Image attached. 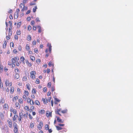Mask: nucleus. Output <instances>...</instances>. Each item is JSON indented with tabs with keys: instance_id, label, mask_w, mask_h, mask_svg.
<instances>
[{
	"instance_id": "1",
	"label": "nucleus",
	"mask_w": 133,
	"mask_h": 133,
	"mask_svg": "<svg viewBox=\"0 0 133 133\" xmlns=\"http://www.w3.org/2000/svg\"><path fill=\"white\" fill-rule=\"evenodd\" d=\"M43 125V123L42 122H40L39 124L38 125L37 128L39 130H41L42 129V127Z\"/></svg>"
},
{
	"instance_id": "2",
	"label": "nucleus",
	"mask_w": 133,
	"mask_h": 133,
	"mask_svg": "<svg viewBox=\"0 0 133 133\" xmlns=\"http://www.w3.org/2000/svg\"><path fill=\"white\" fill-rule=\"evenodd\" d=\"M46 115L47 117L49 116L51 117L52 112H50L49 111H47L46 113Z\"/></svg>"
},
{
	"instance_id": "3",
	"label": "nucleus",
	"mask_w": 133,
	"mask_h": 133,
	"mask_svg": "<svg viewBox=\"0 0 133 133\" xmlns=\"http://www.w3.org/2000/svg\"><path fill=\"white\" fill-rule=\"evenodd\" d=\"M57 120L58 122H60L61 123L64 122V121H62L61 119H60L58 117H57Z\"/></svg>"
},
{
	"instance_id": "4",
	"label": "nucleus",
	"mask_w": 133,
	"mask_h": 133,
	"mask_svg": "<svg viewBox=\"0 0 133 133\" xmlns=\"http://www.w3.org/2000/svg\"><path fill=\"white\" fill-rule=\"evenodd\" d=\"M28 9V8L27 6H25V4L24 5L23 8H22L21 11H24V10H26Z\"/></svg>"
},
{
	"instance_id": "5",
	"label": "nucleus",
	"mask_w": 133,
	"mask_h": 133,
	"mask_svg": "<svg viewBox=\"0 0 133 133\" xmlns=\"http://www.w3.org/2000/svg\"><path fill=\"white\" fill-rule=\"evenodd\" d=\"M42 101H43V102L44 103L46 104L48 102L47 99L46 98H43L42 99Z\"/></svg>"
},
{
	"instance_id": "6",
	"label": "nucleus",
	"mask_w": 133,
	"mask_h": 133,
	"mask_svg": "<svg viewBox=\"0 0 133 133\" xmlns=\"http://www.w3.org/2000/svg\"><path fill=\"white\" fill-rule=\"evenodd\" d=\"M12 29V27H11V28L10 29V28H9V36H10L12 34V31H11V29Z\"/></svg>"
},
{
	"instance_id": "7",
	"label": "nucleus",
	"mask_w": 133,
	"mask_h": 133,
	"mask_svg": "<svg viewBox=\"0 0 133 133\" xmlns=\"http://www.w3.org/2000/svg\"><path fill=\"white\" fill-rule=\"evenodd\" d=\"M20 59H21V60L22 62H23V63H25V61H25V59L23 57V56L21 57Z\"/></svg>"
},
{
	"instance_id": "8",
	"label": "nucleus",
	"mask_w": 133,
	"mask_h": 133,
	"mask_svg": "<svg viewBox=\"0 0 133 133\" xmlns=\"http://www.w3.org/2000/svg\"><path fill=\"white\" fill-rule=\"evenodd\" d=\"M11 111H12L13 112V113L14 114H16V110L15 109H11Z\"/></svg>"
},
{
	"instance_id": "9",
	"label": "nucleus",
	"mask_w": 133,
	"mask_h": 133,
	"mask_svg": "<svg viewBox=\"0 0 133 133\" xmlns=\"http://www.w3.org/2000/svg\"><path fill=\"white\" fill-rule=\"evenodd\" d=\"M7 44V42L6 41H5L4 42V44L3 45V47L4 48H5L6 47Z\"/></svg>"
},
{
	"instance_id": "10",
	"label": "nucleus",
	"mask_w": 133,
	"mask_h": 133,
	"mask_svg": "<svg viewBox=\"0 0 133 133\" xmlns=\"http://www.w3.org/2000/svg\"><path fill=\"white\" fill-rule=\"evenodd\" d=\"M20 11V10L19 9H17L16 10V13H17L16 18H17L18 17L19 13Z\"/></svg>"
},
{
	"instance_id": "11",
	"label": "nucleus",
	"mask_w": 133,
	"mask_h": 133,
	"mask_svg": "<svg viewBox=\"0 0 133 133\" xmlns=\"http://www.w3.org/2000/svg\"><path fill=\"white\" fill-rule=\"evenodd\" d=\"M19 75L18 74H16L15 75V77L16 79H17L19 78Z\"/></svg>"
},
{
	"instance_id": "12",
	"label": "nucleus",
	"mask_w": 133,
	"mask_h": 133,
	"mask_svg": "<svg viewBox=\"0 0 133 133\" xmlns=\"http://www.w3.org/2000/svg\"><path fill=\"white\" fill-rule=\"evenodd\" d=\"M26 87H27V88L29 90H30V84H29V83H28L27 84H26Z\"/></svg>"
},
{
	"instance_id": "13",
	"label": "nucleus",
	"mask_w": 133,
	"mask_h": 133,
	"mask_svg": "<svg viewBox=\"0 0 133 133\" xmlns=\"http://www.w3.org/2000/svg\"><path fill=\"white\" fill-rule=\"evenodd\" d=\"M61 110L60 109H58L57 111H56V114H58L59 115L61 116V115L59 113V112Z\"/></svg>"
},
{
	"instance_id": "14",
	"label": "nucleus",
	"mask_w": 133,
	"mask_h": 133,
	"mask_svg": "<svg viewBox=\"0 0 133 133\" xmlns=\"http://www.w3.org/2000/svg\"><path fill=\"white\" fill-rule=\"evenodd\" d=\"M31 37L30 35H28L27 38V39L28 41H30L31 40Z\"/></svg>"
},
{
	"instance_id": "15",
	"label": "nucleus",
	"mask_w": 133,
	"mask_h": 133,
	"mask_svg": "<svg viewBox=\"0 0 133 133\" xmlns=\"http://www.w3.org/2000/svg\"><path fill=\"white\" fill-rule=\"evenodd\" d=\"M18 116L17 115H15L13 117V119L14 121H15L16 119V118Z\"/></svg>"
},
{
	"instance_id": "16",
	"label": "nucleus",
	"mask_w": 133,
	"mask_h": 133,
	"mask_svg": "<svg viewBox=\"0 0 133 133\" xmlns=\"http://www.w3.org/2000/svg\"><path fill=\"white\" fill-rule=\"evenodd\" d=\"M37 9V6H35L34 8L33 9V12H36V9Z\"/></svg>"
},
{
	"instance_id": "17",
	"label": "nucleus",
	"mask_w": 133,
	"mask_h": 133,
	"mask_svg": "<svg viewBox=\"0 0 133 133\" xmlns=\"http://www.w3.org/2000/svg\"><path fill=\"white\" fill-rule=\"evenodd\" d=\"M26 49L27 50H28L30 49L29 46L28 44L26 45Z\"/></svg>"
},
{
	"instance_id": "18",
	"label": "nucleus",
	"mask_w": 133,
	"mask_h": 133,
	"mask_svg": "<svg viewBox=\"0 0 133 133\" xmlns=\"http://www.w3.org/2000/svg\"><path fill=\"white\" fill-rule=\"evenodd\" d=\"M9 80L8 79L6 80L5 83L6 86L7 85H9Z\"/></svg>"
},
{
	"instance_id": "19",
	"label": "nucleus",
	"mask_w": 133,
	"mask_h": 133,
	"mask_svg": "<svg viewBox=\"0 0 133 133\" xmlns=\"http://www.w3.org/2000/svg\"><path fill=\"white\" fill-rule=\"evenodd\" d=\"M56 127L57 128V130H61L62 129V128L60 127L59 126H56Z\"/></svg>"
},
{
	"instance_id": "20",
	"label": "nucleus",
	"mask_w": 133,
	"mask_h": 133,
	"mask_svg": "<svg viewBox=\"0 0 133 133\" xmlns=\"http://www.w3.org/2000/svg\"><path fill=\"white\" fill-rule=\"evenodd\" d=\"M45 128L46 130H48L49 129V127L48 125H46L45 126Z\"/></svg>"
},
{
	"instance_id": "21",
	"label": "nucleus",
	"mask_w": 133,
	"mask_h": 133,
	"mask_svg": "<svg viewBox=\"0 0 133 133\" xmlns=\"http://www.w3.org/2000/svg\"><path fill=\"white\" fill-rule=\"evenodd\" d=\"M47 45L49 47V49H51L52 46L51 45V44H50L49 43H48V44Z\"/></svg>"
},
{
	"instance_id": "22",
	"label": "nucleus",
	"mask_w": 133,
	"mask_h": 133,
	"mask_svg": "<svg viewBox=\"0 0 133 133\" xmlns=\"http://www.w3.org/2000/svg\"><path fill=\"white\" fill-rule=\"evenodd\" d=\"M35 103L37 105H39L40 104V103L37 100H36L35 101Z\"/></svg>"
},
{
	"instance_id": "23",
	"label": "nucleus",
	"mask_w": 133,
	"mask_h": 133,
	"mask_svg": "<svg viewBox=\"0 0 133 133\" xmlns=\"http://www.w3.org/2000/svg\"><path fill=\"white\" fill-rule=\"evenodd\" d=\"M18 99V98L17 96H16L15 97H14L12 99V101H16L17 99Z\"/></svg>"
},
{
	"instance_id": "24",
	"label": "nucleus",
	"mask_w": 133,
	"mask_h": 133,
	"mask_svg": "<svg viewBox=\"0 0 133 133\" xmlns=\"http://www.w3.org/2000/svg\"><path fill=\"white\" fill-rule=\"evenodd\" d=\"M67 111V109H65L64 110H63L61 111V112L63 113H66Z\"/></svg>"
},
{
	"instance_id": "25",
	"label": "nucleus",
	"mask_w": 133,
	"mask_h": 133,
	"mask_svg": "<svg viewBox=\"0 0 133 133\" xmlns=\"http://www.w3.org/2000/svg\"><path fill=\"white\" fill-rule=\"evenodd\" d=\"M30 59L32 61H34V60H35V57L32 56H30Z\"/></svg>"
},
{
	"instance_id": "26",
	"label": "nucleus",
	"mask_w": 133,
	"mask_h": 133,
	"mask_svg": "<svg viewBox=\"0 0 133 133\" xmlns=\"http://www.w3.org/2000/svg\"><path fill=\"white\" fill-rule=\"evenodd\" d=\"M14 129H17V125L16 123H15L14 124Z\"/></svg>"
},
{
	"instance_id": "27",
	"label": "nucleus",
	"mask_w": 133,
	"mask_h": 133,
	"mask_svg": "<svg viewBox=\"0 0 133 133\" xmlns=\"http://www.w3.org/2000/svg\"><path fill=\"white\" fill-rule=\"evenodd\" d=\"M34 124L33 123H31L30 124V127L31 128H33L34 127Z\"/></svg>"
},
{
	"instance_id": "28",
	"label": "nucleus",
	"mask_w": 133,
	"mask_h": 133,
	"mask_svg": "<svg viewBox=\"0 0 133 133\" xmlns=\"http://www.w3.org/2000/svg\"><path fill=\"white\" fill-rule=\"evenodd\" d=\"M21 34V32L20 30H18L17 31V35H19Z\"/></svg>"
},
{
	"instance_id": "29",
	"label": "nucleus",
	"mask_w": 133,
	"mask_h": 133,
	"mask_svg": "<svg viewBox=\"0 0 133 133\" xmlns=\"http://www.w3.org/2000/svg\"><path fill=\"white\" fill-rule=\"evenodd\" d=\"M27 100L28 103H30L31 102V99L30 98H27Z\"/></svg>"
},
{
	"instance_id": "30",
	"label": "nucleus",
	"mask_w": 133,
	"mask_h": 133,
	"mask_svg": "<svg viewBox=\"0 0 133 133\" xmlns=\"http://www.w3.org/2000/svg\"><path fill=\"white\" fill-rule=\"evenodd\" d=\"M35 72L34 71H32L31 72V75H34L35 74Z\"/></svg>"
},
{
	"instance_id": "31",
	"label": "nucleus",
	"mask_w": 133,
	"mask_h": 133,
	"mask_svg": "<svg viewBox=\"0 0 133 133\" xmlns=\"http://www.w3.org/2000/svg\"><path fill=\"white\" fill-rule=\"evenodd\" d=\"M21 22H19L17 23V26L18 28H19L20 26L21 25Z\"/></svg>"
},
{
	"instance_id": "32",
	"label": "nucleus",
	"mask_w": 133,
	"mask_h": 133,
	"mask_svg": "<svg viewBox=\"0 0 133 133\" xmlns=\"http://www.w3.org/2000/svg\"><path fill=\"white\" fill-rule=\"evenodd\" d=\"M31 29V27L30 25H28V27L27 29L29 31H30Z\"/></svg>"
},
{
	"instance_id": "33",
	"label": "nucleus",
	"mask_w": 133,
	"mask_h": 133,
	"mask_svg": "<svg viewBox=\"0 0 133 133\" xmlns=\"http://www.w3.org/2000/svg\"><path fill=\"white\" fill-rule=\"evenodd\" d=\"M14 88L13 87H12L10 89V92H13L14 91Z\"/></svg>"
},
{
	"instance_id": "34",
	"label": "nucleus",
	"mask_w": 133,
	"mask_h": 133,
	"mask_svg": "<svg viewBox=\"0 0 133 133\" xmlns=\"http://www.w3.org/2000/svg\"><path fill=\"white\" fill-rule=\"evenodd\" d=\"M12 62V63H15V62L16 61L14 59V58H13L11 59Z\"/></svg>"
},
{
	"instance_id": "35",
	"label": "nucleus",
	"mask_w": 133,
	"mask_h": 133,
	"mask_svg": "<svg viewBox=\"0 0 133 133\" xmlns=\"http://www.w3.org/2000/svg\"><path fill=\"white\" fill-rule=\"evenodd\" d=\"M27 1L28 0H23V3H22L23 4H25L26 3V2H27Z\"/></svg>"
},
{
	"instance_id": "36",
	"label": "nucleus",
	"mask_w": 133,
	"mask_h": 133,
	"mask_svg": "<svg viewBox=\"0 0 133 133\" xmlns=\"http://www.w3.org/2000/svg\"><path fill=\"white\" fill-rule=\"evenodd\" d=\"M24 4H23V3H21L20 4V5H19V6L21 8H22V6H23Z\"/></svg>"
},
{
	"instance_id": "37",
	"label": "nucleus",
	"mask_w": 133,
	"mask_h": 133,
	"mask_svg": "<svg viewBox=\"0 0 133 133\" xmlns=\"http://www.w3.org/2000/svg\"><path fill=\"white\" fill-rule=\"evenodd\" d=\"M25 110H29V107L28 106H25L24 108Z\"/></svg>"
},
{
	"instance_id": "38",
	"label": "nucleus",
	"mask_w": 133,
	"mask_h": 133,
	"mask_svg": "<svg viewBox=\"0 0 133 133\" xmlns=\"http://www.w3.org/2000/svg\"><path fill=\"white\" fill-rule=\"evenodd\" d=\"M3 83L2 82L0 83V88H3Z\"/></svg>"
},
{
	"instance_id": "39",
	"label": "nucleus",
	"mask_w": 133,
	"mask_h": 133,
	"mask_svg": "<svg viewBox=\"0 0 133 133\" xmlns=\"http://www.w3.org/2000/svg\"><path fill=\"white\" fill-rule=\"evenodd\" d=\"M37 84H39V81L38 79H37L36 80Z\"/></svg>"
},
{
	"instance_id": "40",
	"label": "nucleus",
	"mask_w": 133,
	"mask_h": 133,
	"mask_svg": "<svg viewBox=\"0 0 133 133\" xmlns=\"http://www.w3.org/2000/svg\"><path fill=\"white\" fill-rule=\"evenodd\" d=\"M14 58V59H15L16 61H18L19 59V58L17 57H15V58Z\"/></svg>"
},
{
	"instance_id": "41",
	"label": "nucleus",
	"mask_w": 133,
	"mask_h": 133,
	"mask_svg": "<svg viewBox=\"0 0 133 133\" xmlns=\"http://www.w3.org/2000/svg\"><path fill=\"white\" fill-rule=\"evenodd\" d=\"M36 4V3H34L33 2H31V3L30 4V5H35Z\"/></svg>"
},
{
	"instance_id": "42",
	"label": "nucleus",
	"mask_w": 133,
	"mask_h": 133,
	"mask_svg": "<svg viewBox=\"0 0 133 133\" xmlns=\"http://www.w3.org/2000/svg\"><path fill=\"white\" fill-rule=\"evenodd\" d=\"M34 52L36 53H37L38 52V50L37 49H35L34 50Z\"/></svg>"
},
{
	"instance_id": "43",
	"label": "nucleus",
	"mask_w": 133,
	"mask_h": 133,
	"mask_svg": "<svg viewBox=\"0 0 133 133\" xmlns=\"http://www.w3.org/2000/svg\"><path fill=\"white\" fill-rule=\"evenodd\" d=\"M43 91L44 92H46L47 91V88L46 87H44L43 89Z\"/></svg>"
},
{
	"instance_id": "44",
	"label": "nucleus",
	"mask_w": 133,
	"mask_h": 133,
	"mask_svg": "<svg viewBox=\"0 0 133 133\" xmlns=\"http://www.w3.org/2000/svg\"><path fill=\"white\" fill-rule=\"evenodd\" d=\"M35 24V22L34 21H31V24L32 25H34Z\"/></svg>"
},
{
	"instance_id": "45",
	"label": "nucleus",
	"mask_w": 133,
	"mask_h": 133,
	"mask_svg": "<svg viewBox=\"0 0 133 133\" xmlns=\"http://www.w3.org/2000/svg\"><path fill=\"white\" fill-rule=\"evenodd\" d=\"M24 92L26 95H28L29 94V92L28 91H25Z\"/></svg>"
},
{
	"instance_id": "46",
	"label": "nucleus",
	"mask_w": 133,
	"mask_h": 133,
	"mask_svg": "<svg viewBox=\"0 0 133 133\" xmlns=\"http://www.w3.org/2000/svg\"><path fill=\"white\" fill-rule=\"evenodd\" d=\"M51 97H49L48 98L47 101L48 102H50Z\"/></svg>"
},
{
	"instance_id": "47",
	"label": "nucleus",
	"mask_w": 133,
	"mask_h": 133,
	"mask_svg": "<svg viewBox=\"0 0 133 133\" xmlns=\"http://www.w3.org/2000/svg\"><path fill=\"white\" fill-rule=\"evenodd\" d=\"M39 18L38 17H37L36 18V20L37 22H40V21L39 20Z\"/></svg>"
},
{
	"instance_id": "48",
	"label": "nucleus",
	"mask_w": 133,
	"mask_h": 133,
	"mask_svg": "<svg viewBox=\"0 0 133 133\" xmlns=\"http://www.w3.org/2000/svg\"><path fill=\"white\" fill-rule=\"evenodd\" d=\"M36 62L38 64H39V63H40V59H37L36 60Z\"/></svg>"
},
{
	"instance_id": "49",
	"label": "nucleus",
	"mask_w": 133,
	"mask_h": 133,
	"mask_svg": "<svg viewBox=\"0 0 133 133\" xmlns=\"http://www.w3.org/2000/svg\"><path fill=\"white\" fill-rule=\"evenodd\" d=\"M3 66H1H1L0 67V70L1 71H2L3 70Z\"/></svg>"
},
{
	"instance_id": "50",
	"label": "nucleus",
	"mask_w": 133,
	"mask_h": 133,
	"mask_svg": "<svg viewBox=\"0 0 133 133\" xmlns=\"http://www.w3.org/2000/svg\"><path fill=\"white\" fill-rule=\"evenodd\" d=\"M30 12H31L30 10H29L27 11V12H26V14H29Z\"/></svg>"
},
{
	"instance_id": "51",
	"label": "nucleus",
	"mask_w": 133,
	"mask_h": 133,
	"mask_svg": "<svg viewBox=\"0 0 133 133\" xmlns=\"http://www.w3.org/2000/svg\"><path fill=\"white\" fill-rule=\"evenodd\" d=\"M34 104V101L31 99V102H30V104L31 105H33Z\"/></svg>"
},
{
	"instance_id": "52",
	"label": "nucleus",
	"mask_w": 133,
	"mask_h": 133,
	"mask_svg": "<svg viewBox=\"0 0 133 133\" xmlns=\"http://www.w3.org/2000/svg\"><path fill=\"white\" fill-rule=\"evenodd\" d=\"M53 81L55 83V78L54 76V74H53Z\"/></svg>"
},
{
	"instance_id": "53",
	"label": "nucleus",
	"mask_w": 133,
	"mask_h": 133,
	"mask_svg": "<svg viewBox=\"0 0 133 133\" xmlns=\"http://www.w3.org/2000/svg\"><path fill=\"white\" fill-rule=\"evenodd\" d=\"M14 132L15 133H17L18 132V129H14Z\"/></svg>"
},
{
	"instance_id": "54",
	"label": "nucleus",
	"mask_w": 133,
	"mask_h": 133,
	"mask_svg": "<svg viewBox=\"0 0 133 133\" xmlns=\"http://www.w3.org/2000/svg\"><path fill=\"white\" fill-rule=\"evenodd\" d=\"M55 100L56 101L58 102H59L60 101V100H59L57 98H55Z\"/></svg>"
},
{
	"instance_id": "55",
	"label": "nucleus",
	"mask_w": 133,
	"mask_h": 133,
	"mask_svg": "<svg viewBox=\"0 0 133 133\" xmlns=\"http://www.w3.org/2000/svg\"><path fill=\"white\" fill-rule=\"evenodd\" d=\"M52 65V62H50L49 63L48 65L50 66H51Z\"/></svg>"
},
{
	"instance_id": "56",
	"label": "nucleus",
	"mask_w": 133,
	"mask_h": 133,
	"mask_svg": "<svg viewBox=\"0 0 133 133\" xmlns=\"http://www.w3.org/2000/svg\"><path fill=\"white\" fill-rule=\"evenodd\" d=\"M31 78L33 79H34L35 78V75H31Z\"/></svg>"
},
{
	"instance_id": "57",
	"label": "nucleus",
	"mask_w": 133,
	"mask_h": 133,
	"mask_svg": "<svg viewBox=\"0 0 133 133\" xmlns=\"http://www.w3.org/2000/svg\"><path fill=\"white\" fill-rule=\"evenodd\" d=\"M18 37L17 35H15V39H18Z\"/></svg>"
},
{
	"instance_id": "58",
	"label": "nucleus",
	"mask_w": 133,
	"mask_h": 133,
	"mask_svg": "<svg viewBox=\"0 0 133 133\" xmlns=\"http://www.w3.org/2000/svg\"><path fill=\"white\" fill-rule=\"evenodd\" d=\"M51 83L50 82H49L48 83V86H49V87H50L51 86Z\"/></svg>"
},
{
	"instance_id": "59",
	"label": "nucleus",
	"mask_w": 133,
	"mask_h": 133,
	"mask_svg": "<svg viewBox=\"0 0 133 133\" xmlns=\"http://www.w3.org/2000/svg\"><path fill=\"white\" fill-rule=\"evenodd\" d=\"M32 92H34V93H36V90L35 89H33L32 91Z\"/></svg>"
},
{
	"instance_id": "60",
	"label": "nucleus",
	"mask_w": 133,
	"mask_h": 133,
	"mask_svg": "<svg viewBox=\"0 0 133 133\" xmlns=\"http://www.w3.org/2000/svg\"><path fill=\"white\" fill-rule=\"evenodd\" d=\"M18 49L19 51H21V49H22V48H21V46H18Z\"/></svg>"
},
{
	"instance_id": "61",
	"label": "nucleus",
	"mask_w": 133,
	"mask_h": 133,
	"mask_svg": "<svg viewBox=\"0 0 133 133\" xmlns=\"http://www.w3.org/2000/svg\"><path fill=\"white\" fill-rule=\"evenodd\" d=\"M29 117L30 119H32V117L31 116L30 114H29Z\"/></svg>"
},
{
	"instance_id": "62",
	"label": "nucleus",
	"mask_w": 133,
	"mask_h": 133,
	"mask_svg": "<svg viewBox=\"0 0 133 133\" xmlns=\"http://www.w3.org/2000/svg\"><path fill=\"white\" fill-rule=\"evenodd\" d=\"M36 41L35 40H34L33 41V44L34 45H35L36 44Z\"/></svg>"
},
{
	"instance_id": "63",
	"label": "nucleus",
	"mask_w": 133,
	"mask_h": 133,
	"mask_svg": "<svg viewBox=\"0 0 133 133\" xmlns=\"http://www.w3.org/2000/svg\"><path fill=\"white\" fill-rule=\"evenodd\" d=\"M10 36H6V38L7 40H9L10 39Z\"/></svg>"
},
{
	"instance_id": "64",
	"label": "nucleus",
	"mask_w": 133,
	"mask_h": 133,
	"mask_svg": "<svg viewBox=\"0 0 133 133\" xmlns=\"http://www.w3.org/2000/svg\"><path fill=\"white\" fill-rule=\"evenodd\" d=\"M31 97L32 99H34L35 98V96L34 95H31Z\"/></svg>"
}]
</instances>
